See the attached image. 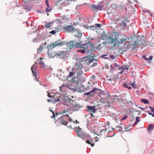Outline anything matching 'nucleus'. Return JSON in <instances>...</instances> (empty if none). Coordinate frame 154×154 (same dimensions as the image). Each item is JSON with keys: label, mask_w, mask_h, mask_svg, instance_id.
I'll use <instances>...</instances> for the list:
<instances>
[{"label": "nucleus", "mask_w": 154, "mask_h": 154, "mask_svg": "<svg viewBox=\"0 0 154 154\" xmlns=\"http://www.w3.org/2000/svg\"><path fill=\"white\" fill-rule=\"evenodd\" d=\"M143 58L144 59L147 61H150L152 60L153 58V56L150 55L149 56V58H147L146 57L145 55H143Z\"/></svg>", "instance_id": "27"}, {"label": "nucleus", "mask_w": 154, "mask_h": 154, "mask_svg": "<svg viewBox=\"0 0 154 154\" xmlns=\"http://www.w3.org/2000/svg\"><path fill=\"white\" fill-rule=\"evenodd\" d=\"M84 47H85L84 49H83L78 50H77V52H81L82 54H84V53H86V48H85V46Z\"/></svg>", "instance_id": "33"}, {"label": "nucleus", "mask_w": 154, "mask_h": 154, "mask_svg": "<svg viewBox=\"0 0 154 154\" xmlns=\"http://www.w3.org/2000/svg\"><path fill=\"white\" fill-rule=\"evenodd\" d=\"M68 112L67 110L65 109L64 111H62V112H60L59 113V114H61L63 113H65L67 112Z\"/></svg>", "instance_id": "51"}, {"label": "nucleus", "mask_w": 154, "mask_h": 154, "mask_svg": "<svg viewBox=\"0 0 154 154\" xmlns=\"http://www.w3.org/2000/svg\"><path fill=\"white\" fill-rule=\"evenodd\" d=\"M48 51L47 52L48 53V55L51 58H54L56 57L57 58V51H54L49 53Z\"/></svg>", "instance_id": "16"}, {"label": "nucleus", "mask_w": 154, "mask_h": 154, "mask_svg": "<svg viewBox=\"0 0 154 154\" xmlns=\"http://www.w3.org/2000/svg\"><path fill=\"white\" fill-rule=\"evenodd\" d=\"M83 26L86 29H88L89 28V26L87 24H84L83 25Z\"/></svg>", "instance_id": "53"}, {"label": "nucleus", "mask_w": 154, "mask_h": 154, "mask_svg": "<svg viewBox=\"0 0 154 154\" xmlns=\"http://www.w3.org/2000/svg\"><path fill=\"white\" fill-rule=\"evenodd\" d=\"M88 110V112H92L94 113H95L96 111V109H95V106H91L88 105L86 107Z\"/></svg>", "instance_id": "15"}, {"label": "nucleus", "mask_w": 154, "mask_h": 154, "mask_svg": "<svg viewBox=\"0 0 154 154\" xmlns=\"http://www.w3.org/2000/svg\"><path fill=\"white\" fill-rule=\"evenodd\" d=\"M73 129L75 131L77 137L82 138L84 140L91 138L89 134H87L84 132H82V129L80 128L79 126L78 127H75Z\"/></svg>", "instance_id": "2"}, {"label": "nucleus", "mask_w": 154, "mask_h": 154, "mask_svg": "<svg viewBox=\"0 0 154 154\" xmlns=\"http://www.w3.org/2000/svg\"><path fill=\"white\" fill-rule=\"evenodd\" d=\"M122 21L124 22H129L130 21L129 19L126 17L122 20Z\"/></svg>", "instance_id": "37"}, {"label": "nucleus", "mask_w": 154, "mask_h": 154, "mask_svg": "<svg viewBox=\"0 0 154 154\" xmlns=\"http://www.w3.org/2000/svg\"><path fill=\"white\" fill-rule=\"evenodd\" d=\"M48 96L49 98H51V97L53 98L54 97V96H51V95L49 94V93H48Z\"/></svg>", "instance_id": "58"}, {"label": "nucleus", "mask_w": 154, "mask_h": 154, "mask_svg": "<svg viewBox=\"0 0 154 154\" xmlns=\"http://www.w3.org/2000/svg\"><path fill=\"white\" fill-rule=\"evenodd\" d=\"M130 85H131L133 87L135 88H137V86L135 84V82H133L131 84H130Z\"/></svg>", "instance_id": "46"}, {"label": "nucleus", "mask_w": 154, "mask_h": 154, "mask_svg": "<svg viewBox=\"0 0 154 154\" xmlns=\"http://www.w3.org/2000/svg\"><path fill=\"white\" fill-rule=\"evenodd\" d=\"M84 95L88 96L89 97L92 96V95L91 94V91H90L88 92L85 93L84 94Z\"/></svg>", "instance_id": "34"}, {"label": "nucleus", "mask_w": 154, "mask_h": 154, "mask_svg": "<svg viewBox=\"0 0 154 154\" xmlns=\"http://www.w3.org/2000/svg\"><path fill=\"white\" fill-rule=\"evenodd\" d=\"M107 130V128H105L104 129L100 130V132L101 133L103 132H105Z\"/></svg>", "instance_id": "45"}, {"label": "nucleus", "mask_w": 154, "mask_h": 154, "mask_svg": "<svg viewBox=\"0 0 154 154\" xmlns=\"http://www.w3.org/2000/svg\"><path fill=\"white\" fill-rule=\"evenodd\" d=\"M119 35V33L117 32H114L111 35L108 36L106 33H104L101 35L100 38L104 40L106 39V37H108L111 40L112 42H114L117 40V37Z\"/></svg>", "instance_id": "3"}, {"label": "nucleus", "mask_w": 154, "mask_h": 154, "mask_svg": "<svg viewBox=\"0 0 154 154\" xmlns=\"http://www.w3.org/2000/svg\"><path fill=\"white\" fill-rule=\"evenodd\" d=\"M75 28L72 25H69L68 26L63 27V29L65 30V32H72Z\"/></svg>", "instance_id": "14"}, {"label": "nucleus", "mask_w": 154, "mask_h": 154, "mask_svg": "<svg viewBox=\"0 0 154 154\" xmlns=\"http://www.w3.org/2000/svg\"><path fill=\"white\" fill-rule=\"evenodd\" d=\"M76 46L78 47H80V48H84L85 46L86 48V53L90 54L91 55H93L92 54L94 51V46L93 44L90 42L88 41L84 42L81 43H78L76 44Z\"/></svg>", "instance_id": "1"}, {"label": "nucleus", "mask_w": 154, "mask_h": 154, "mask_svg": "<svg viewBox=\"0 0 154 154\" xmlns=\"http://www.w3.org/2000/svg\"><path fill=\"white\" fill-rule=\"evenodd\" d=\"M43 48V45H41L40 46L39 48L38 49V51H42Z\"/></svg>", "instance_id": "41"}, {"label": "nucleus", "mask_w": 154, "mask_h": 154, "mask_svg": "<svg viewBox=\"0 0 154 154\" xmlns=\"http://www.w3.org/2000/svg\"><path fill=\"white\" fill-rule=\"evenodd\" d=\"M52 9L51 8H50L48 9L47 8H46V11L47 13H49L50 12L51 10Z\"/></svg>", "instance_id": "44"}, {"label": "nucleus", "mask_w": 154, "mask_h": 154, "mask_svg": "<svg viewBox=\"0 0 154 154\" xmlns=\"http://www.w3.org/2000/svg\"><path fill=\"white\" fill-rule=\"evenodd\" d=\"M127 40V38H122L119 41V43L120 44H123L125 42H126V40Z\"/></svg>", "instance_id": "31"}, {"label": "nucleus", "mask_w": 154, "mask_h": 154, "mask_svg": "<svg viewBox=\"0 0 154 154\" xmlns=\"http://www.w3.org/2000/svg\"><path fill=\"white\" fill-rule=\"evenodd\" d=\"M107 79L108 80H110V81H112V79L110 78L109 76L107 77Z\"/></svg>", "instance_id": "63"}, {"label": "nucleus", "mask_w": 154, "mask_h": 154, "mask_svg": "<svg viewBox=\"0 0 154 154\" xmlns=\"http://www.w3.org/2000/svg\"><path fill=\"white\" fill-rule=\"evenodd\" d=\"M89 28L91 30H94V29H96L95 28V26L93 25L90 26Z\"/></svg>", "instance_id": "42"}, {"label": "nucleus", "mask_w": 154, "mask_h": 154, "mask_svg": "<svg viewBox=\"0 0 154 154\" xmlns=\"http://www.w3.org/2000/svg\"><path fill=\"white\" fill-rule=\"evenodd\" d=\"M23 7L26 11H31L32 8V6L30 5H25Z\"/></svg>", "instance_id": "22"}, {"label": "nucleus", "mask_w": 154, "mask_h": 154, "mask_svg": "<svg viewBox=\"0 0 154 154\" xmlns=\"http://www.w3.org/2000/svg\"><path fill=\"white\" fill-rule=\"evenodd\" d=\"M74 29L73 32H74V36L78 38V41H79V39L81 38L82 35L81 31L79 29L75 28Z\"/></svg>", "instance_id": "10"}, {"label": "nucleus", "mask_w": 154, "mask_h": 154, "mask_svg": "<svg viewBox=\"0 0 154 154\" xmlns=\"http://www.w3.org/2000/svg\"><path fill=\"white\" fill-rule=\"evenodd\" d=\"M103 6H100V5H99V4L97 5L93 4H91L90 6V7L93 11H100L103 10Z\"/></svg>", "instance_id": "12"}, {"label": "nucleus", "mask_w": 154, "mask_h": 154, "mask_svg": "<svg viewBox=\"0 0 154 154\" xmlns=\"http://www.w3.org/2000/svg\"><path fill=\"white\" fill-rule=\"evenodd\" d=\"M110 67L111 68V70H112V71H114V68H113L112 65L111 64L110 65Z\"/></svg>", "instance_id": "60"}, {"label": "nucleus", "mask_w": 154, "mask_h": 154, "mask_svg": "<svg viewBox=\"0 0 154 154\" xmlns=\"http://www.w3.org/2000/svg\"><path fill=\"white\" fill-rule=\"evenodd\" d=\"M60 100V99L59 98H57L56 99L55 98H54V101L55 102H57L59 101Z\"/></svg>", "instance_id": "49"}, {"label": "nucleus", "mask_w": 154, "mask_h": 154, "mask_svg": "<svg viewBox=\"0 0 154 154\" xmlns=\"http://www.w3.org/2000/svg\"><path fill=\"white\" fill-rule=\"evenodd\" d=\"M90 138L89 139V140H87L86 141V143L89 144L93 141V140L91 139H90Z\"/></svg>", "instance_id": "38"}, {"label": "nucleus", "mask_w": 154, "mask_h": 154, "mask_svg": "<svg viewBox=\"0 0 154 154\" xmlns=\"http://www.w3.org/2000/svg\"><path fill=\"white\" fill-rule=\"evenodd\" d=\"M100 91H101V92H100V91H96V93H95V94L98 95L99 96H100V95L101 94H104L105 93L103 91H102L101 90H100Z\"/></svg>", "instance_id": "29"}, {"label": "nucleus", "mask_w": 154, "mask_h": 154, "mask_svg": "<svg viewBox=\"0 0 154 154\" xmlns=\"http://www.w3.org/2000/svg\"><path fill=\"white\" fill-rule=\"evenodd\" d=\"M130 85V84H127L126 83H124L123 85V86L124 87L127 88L128 89H131L132 88V87Z\"/></svg>", "instance_id": "23"}, {"label": "nucleus", "mask_w": 154, "mask_h": 154, "mask_svg": "<svg viewBox=\"0 0 154 154\" xmlns=\"http://www.w3.org/2000/svg\"><path fill=\"white\" fill-rule=\"evenodd\" d=\"M137 44L136 42H134L133 43H131L130 42V49L131 50H134L137 46Z\"/></svg>", "instance_id": "17"}, {"label": "nucleus", "mask_w": 154, "mask_h": 154, "mask_svg": "<svg viewBox=\"0 0 154 154\" xmlns=\"http://www.w3.org/2000/svg\"><path fill=\"white\" fill-rule=\"evenodd\" d=\"M90 86H88L86 88V89H85V88H84V91H82V92H85V91H87V90H89V89H90Z\"/></svg>", "instance_id": "52"}, {"label": "nucleus", "mask_w": 154, "mask_h": 154, "mask_svg": "<svg viewBox=\"0 0 154 154\" xmlns=\"http://www.w3.org/2000/svg\"><path fill=\"white\" fill-rule=\"evenodd\" d=\"M123 48H125V51L128 50L130 49V42L126 41L124 45Z\"/></svg>", "instance_id": "18"}, {"label": "nucleus", "mask_w": 154, "mask_h": 154, "mask_svg": "<svg viewBox=\"0 0 154 154\" xmlns=\"http://www.w3.org/2000/svg\"><path fill=\"white\" fill-rule=\"evenodd\" d=\"M100 91L101 92V91H100V89H98L97 88H94L91 91V94L92 95V96H93L94 94H95V93H96V91Z\"/></svg>", "instance_id": "24"}, {"label": "nucleus", "mask_w": 154, "mask_h": 154, "mask_svg": "<svg viewBox=\"0 0 154 154\" xmlns=\"http://www.w3.org/2000/svg\"><path fill=\"white\" fill-rule=\"evenodd\" d=\"M65 44L64 42L59 39L54 42H51V44L48 45L46 48L48 50H51L54 48L61 46Z\"/></svg>", "instance_id": "5"}, {"label": "nucleus", "mask_w": 154, "mask_h": 154, "mask_svg": "<svg viewBox=\"0 0 154 154\" xmlns=\"http://www.w3.org/2000/svg\"><path fill=\"white\" fill-rule=\"evenodd\" d=\"M154 128V125L152 124L150 125L147 128V131L148 132L151 131Z\"/></svg>", "instance_id": "28"}, {"label": "nucleus", "mask_w": 154, "mask_h": 154, "mask_svg": "<svg viewBox=\"0 0 154 154\" xmlns=\"http://www.w3.org/2000/svg\"><path fill=\"white\" fill-rule=\"evenodd\" d=\"M83 107L80 106L79 104H72L71 109L73 111H78L80 108Z\"/></svg>", "instance_id": "13"}, {"label": "nucleus", "mask_w": 154, "mask_h": 154, "mask_svg": "<svg viewBox=\"0 0 154 154\" xmlns=\"http://www.w3.org/2000/svg\"><path fill=\"white\" fill-rule=\"evenodd\" d=\"M95 28L96 29V28H100V26H102V25L98 23H96L95 24Z\"/></svg>", "instance_id": "39"}, {"label": "nucleus", "mask_w": 154, "mask_h": 154, "mask_svg": "<svg viewBox=\"0 0 154 154\" xmlns=\"http://www.w3.org/2000/svg\"><path fill=\"white\" fill-rule=\"evenodd\" d=\"M36 63V62L32 65L31 68V70L33 75L35 76L34 78L35 80H36V81L39 82L38 80V79L37 78V72L36 69L37 65Z\"/></svg>", "instance_id": "8"}, {"label": "nucleus", "mask_w": 154, "mask_h": 154, "mask_svg": "<svg viewBox=\"0 0 154 154\" xmlns=\"http://www.w3.org/2000/svg\"><path fill=\"white\" fill-rule=\"evenodd\" d=\"M145 13H148L149 14L150 13V11L149 10H148L147 11L143 10V11Z\"/></svg>", "instance_id": "57"}, {"label": "nucleus", "mask_w": 154, "mask_h": 154, "mask_svg": "<svg viewBox=\"0 0 154 154\" xmlns=\"http://www.w3.org/2000/svg\"><path fill=\"white\" fill-rule=\"evenodd\" d=\"M83 42V41H81L80 42H77L75 40V41H71L69 42H68L66 44L67 46L69 47L70 49H72L74 47L75 48L80 47H78L76 46V44L78 43H81Z\"/></svg>", "instance_id": "6"}, {"label": "nucleus", "mask_w": 154, "mask_h": 154, "mask_svg": "<svg viewBox=\"0 0 154 154\" xmlns=\"http://www.w3.org/2000/svg\"><path fill=\"white\" fill-rule=\"evenodd\" d=\"M70 54L69 51H57V58H59L64 61H66Z\"/></svg>", "instance_id": "4"}, {"label": "nucleus", "mask_w": 154, "mask_h": 154, "mask_svg": "<svg viewBox=\"0 0 154 154\" xmlns=\"http://www.w3.org/2000/svg\"><path fill=\"white\" fill-rule=\"evenodd\" d=\"M128 116L127 115H125L123 116L121 119V120L122 121L125 120L127 119L128 117Z\"/></svg>", "instance_id": "43"}, {"label": "nucleus", "mask_w": 154, "mask_h": 154, "mask_svg": "<svg viewBox=\"0 0 154 154\" xmlns=\"http://www.w3.org/2000/svg\"><path fill=\"white\" fill-rule=\"evenodd\" d=\"M72 70L73 71L72 72H70L69 73V74L68 76L69 77L72 76L75 73H76L75 69V68H72Z\"/></svg>", "instance_id": "25"}, {"label": "nucleus", "mask_w": 154, "mask_h": 154, "mask_svg": "<svg viewBox=\"0 0 154 154\" xmlns=\"http://www.w3.org/2000/svg\"><path fill=\"white\" fill-rule=\"evenodd\" d=\"M140 116H137L136 117L135 121L133 125V127H134L140 121Z\"/></svg>", "instance_id": "20"}, {"label": "nucleus", "mask_w": 154, "mask_h": 154, "mask_svg": "<svg viewBox=\"0 0 154 154\" xmlns=\"http://www.w3.org/2000/svg\"><path fill=\"white\" fill-rule=\"evenodd\" d=\"M45 3L47 5V7L48 8H49L50 6H49V4L48 3V0H45Z\"/></svg>", "instance_id": "47"}, {"label": "nucleus", "mask_w": 154, "mask_h": 154, "mask_svg": "<svg viewBox=\"0 0 154 154\" xmlns=\"http://www.w3.org/2000/svg\"><path fill=\"white\" fill-rule=\"evenodd\" d=\"M108 3L109 2H108V3H106V1H102L99 3V5H100V6H103L102 8L103 10L104 7H106V6H107V5Z\"/></svg>", "instance_id": "19"}, {"label": "nucleus", "mask_w": 154, "mask_h": 154, "mask_svg": "<svg viewBox=\"0 0 154 154\" xmlns=\"http://www.w3.org/2000/svg\"><path fill=\"white\" fill-rule=\"evenodd\" d=\"M83 67V66L80 63L76 66V71L77 72V77L79 78L80 75L83 74V72L82 69Z\"/></svg>", "instance_id": "7"}, {"label": "nucleus", "mask_w": 154, "mask_h": 154, "mask_svg": "<svg viewBox=\"0 0 154 154\" xmlns=\"http://www.w3.org/2000/svg\"><path fill=\"white\" fill-rule=\"evenodd\" d=\"M74 102V101L72 99L68 98H65L63 100L62 103L66 106H69L71 104H72Z\"/></svg>", "instance_id": "9"}, {"label": "nucleus", "mask_w": 154, "mask_h": 154, "mask_svg": "<svg viewBox=\"0 0 154 154\" xmlns=\"http://www.w3.org/2000/svg\"><path fill=\"white\" fill-rule=\"evenodd\" d=\"M50 33L51 34H52V35H54V34H55V33H56V32H55V31L54 30H52V31H51L50 32Z\"/></svg>", "instance_id": "55"}, {"label": "nucleus", "mask_w": 154, "mask_h": 154, "mask_svg": "<svg viewBox=\"0 0 154 154\" xmlns=\"http://www.w3.org/2000/svg\"><path fill=\"white\" fill-rule=\"evenodd\" d=\"M65 116L66 117V119L67 120L69 118V115L66 114L65 116Z\"/></svg>", "instance_id": "56"}, {"label": "nucleus", "mask_w": 154, "mask_h": 154, "mask_svg": "<svg viewBox=\"0 0 154 154\" xmlns=\"http://www.w3.org/2000/svg\"><path fill=\"white\" fill-rule=\"evenodd\" d=\"M37 13H44V11L43 10L42 11L38 10L37 11Z\"/></svg>", "instance_id": "54"}, {"label": "nucleus", "mask_w": 154, "mask_h": 154, "mask_svg": "<svg viewBox=\"0 0 154 154\" xmlns=\"http://www.w3.org/2000/svg\"><path fill=\"white\" fill-rule=\"evenodd\" d=\"M126 69L127 70H128V68L125 65H124L122 66V70L123 71H125V70Z\"/></svg>", "instance_id": "40"}, {"label": "nucleus", "mask_w": 154, "mask_h": 154, "mask_svg": "<svg viewBox=\"0 0 154 154\" xmlns=\"http://www.w3.org/2000/svg\"><path fill=\"white\" fill-rule=\"evenodd\" d=\"M141 102L145 104H148L149 103V101L145 99H142L141 100Z\"/></svg>", "instance_id": "30"}, {"label": "nucleus", "mask_w": 154, "mask_h": 154, "mask_svg": "<svg viewBox=\"0 0 154 154\" xmlns=\"http://www.w3.org/2000/svg\"><path fill=\"white\" fill-rule=\"evenodd\" d=\"M53 114V116H51V118H52V119H54V118H55V113H54V114Z\"/></svg>", "instance_id": "62"}, {"label": "nucleus", "mask_w": 154, "mask_h": 154, "mask_svg": "<svg viewBox=\"0 0 154 154\" xmlns=\"http://www.w3.org/2000/svg\"><path fill=\"white\" fill-rule=\"evenodd\" d=\"M97 65V63H94L93 65H92V66L93 67H94L96 66Z\"/></svg>", "instance_id": "61"}, {"label": "nucleus", "mask_w": 154, "mask_h": 154, "mask_svg": "<svg viewBox=\"0 0 154 154\" xmlns=\"http://www.w3.org/2000/svg\"><path fill=\"white\" fill-rule=\"evenodd\" d=\"M61 20L63 21V22H66L69 20V18L67 16H64L62 17L61 19Z\"/></svg>", "instance_id": "21"}, {"label": "nucleus", "mask_w": 154, "mask_h": 154, "mask_svg": "<svg viewBox=\"0 0 154 154\" xmlns=\"http://www.w3.org/2000/svg\"><path fill=\"white\" fill-rule=\"evenodd\" d=\"M110 58L112 60H114L116 58V57L115 56L113 55H110Z\"/></svg>", "instance_id": "48"}, {"label": "nucleus", "mask_w": 154, "mask_h": 154, "mask_svg": "<svg viewBox=\"0 0 154 154\" xmlns=\"http://www.w3.org/2000/svg\"><path fill=\"white\" fill-rule=\"evenodd\" d=\"M121 26L123 28L127 27V24L125 22L121 21V23L120 24Z\"/></svg>", "instance_id": "32"}, {"label": "nucleus", "mask_w": 154, "mask_h": 154, "mask_svg": "<svg viewBox=\"0 0 154 154\" xmlns=\"http://www.w3.org/2000/svg\"><path fill=\"white\" fill-rule=\"evenodd\" d=\"M57 121L65 125H66L68 123L65 116H61L60 117L58 118Z\"/></svg>", "instance_id": "11"}, {"label": "nucleus", "mask_w": 154, "mask_h": 154, "mask_svg": "<svg viewBox=\"0 0 154 154\" xmlns=\"http://www.w3.org/2000/svg\"><path fill=\"white\" fill-rule=\"evenodd\" d=\"M45 27L46 28H49L51 27V23L48 22V23L47 22H45Z\"/></svg>", "instance_id": "35"}, {"label": "nucleus", "mask_w": 154, "mask_h": 154, "mask_svg": "<svg viewBox=\"0 0 154 154\" xmlns=\"http://www.w3.org/2000/svg\"><path fill=\"white\" fill-rule=\"evenodd\" d=\"M91 78L93 79H95V76L94 75H92Z\"/></svg>", "instance_id": "64"}, {"label": "nucleus", "mask_w": 154, "mask_h": 154, "mask_svg": "<svg viewBox=\"0 0 154 154\" xmlns=\"http://www.w3.org/2000/svg\"><path fill=\"white\" fill-rule=\"evenodd\" d=\"M149 108L150 109H151V112H154L153 110V108H152V107H151V106H149Z\"/></svg>", "instance_id": "59"}, {"label": "nucleus", "mask_w": 154, "mask_h": 154, "mask_svg": "<svg viewBox=\"0 0 154 154\" xmlns=\"http://www.w3.org/2000/svg\"><path fill=\"white\" fill-rule=\"evenodd\" d=\"M39 64L40 65L41 67L45 68V67H46V66L45 65V64L44 62H40L39 63Z\"/></svg>", "instance_id": "36"}, {"label": "nucleus", "mask_w": 154, "mask_h": 154, "mask_svg": "<svg viewBox=\"0 0 154 154\" xmlns=\"http://www.w3.org/2000/svg\"><path fill=\"white\" fill-rule=\"evenodd\" d=\"M95 57V56L94 55H91L88 58V62L89 63H93L95 59L93 58Z\"/></svg>", "instance_id": "26"}, {"label": "nucleus", "mask_w": 154, "mask_h": 154, "mask_svg": "<svg viewBox=\"0 0 154 154\" xmlns=\"http://www.w3.org/2000/svg\"><path fill=\"white\" fill-rule=\"evenodd\" d=\"M107 56V55L106 54H103V55H102L101 56V57L102 58H103L105 59H108V58L106 57H104L105 56Z\"/></svg>", "instance_id": "50"}]
</instances>
